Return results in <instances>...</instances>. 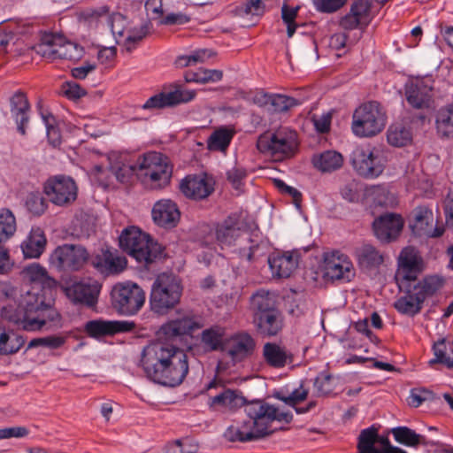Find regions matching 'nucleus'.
I'll list each match as a JSON object with an SVG mask.
<instances>
[{"label": "nucleus", "instance_id": "obj_1", "mask_svg": "<svg viewBox=\"0 0 453 453\" xmlns=\"http://www.w3.org/2000/svg\"><path fill=\"white\" fill-rule=\"evenodd\" d=\"M141 363L147 377L165 387H176L188 372L187 353L173 344L157 342L146 346Z\"/></svg>", "mask_w": 453, "mask_h": 453}, {"label": "nucleus", "instance_id": "obj_2", "mask_svg": "<svg viewBox=\"0 0 453 453\" xmlns=\"http://www.w3.org/2000/svg\"><path fill=\"white\" fill-rule=\"evenodd\" d=\"M244 411L252 420L253 428L250 431L231 426L225 433V436L231 441H251L257 440L273 432L271 424L273 421H284L288 424L293 419L290 411H280L277 407L263 401H254L245 405Z\"/></svg>", "mask_w": 453, "mask_h": 453}, {"label": "nucleus", "instance_id": "obj_3", "mask_svg": "<svg viewBox=\"0 0 453 453\" xmlns=\"http://www.w3.org/2000/svg\"><path fill=\"white\" fill-rule=\"evenodd\" d=\"M214 242L221 249L237 246L240 256L250 262L260 255L258 251L263 245L257 235L253 238L249 231L241 228L239 217L234 214L218 223L210 240H205L206 245Z\"/></svg>", "mask_w": 453, "mask_h": 453}, {"label": "nucleus", "instance_id": "obj_4", "mask_svg": "<svg viewBox=\"0 0 453 453\" xmlns=\"http://www.w3.org/2000/svg\"><path fill=\"white\" fill-rule=\"evenodd\" d=\"M35 295L24 296L18 307L6 305L1 310L3 319L20 325L26 331H37L48 323H55L59 319L48 318L46 309L41 307L35 299Z\"/></svg>", "mask_w": 453, "mask_h": 453}, {"label": "nucleus", "instance_id": "obj_5", "mask_svg": "<svg viewBox=\"0 0 453 453\" xmlns=\"http://www.w3.org/2000/svg\"><path fill=\"white\" fill-rule=\"evenodd\" d=\"M119 245L138 263L148 265L163 256V247L138 227L131 226L123 230Z\"/></svg>", "mask_w": 453, "mask_h": 453}, {"label": "nucleus", "instance_id": "obj_6", "mask_svg": "<svg viewBox=\"0 0 453 453\" xmlns=\"http://www.w3.org/2000/svg\"><path fill=\"white\" fill-rule=\"evenodd\" d=\"M182 291L183 287L179 277L173 273L159 274L151 287V310L161 315L167 313L180 303Z\"/></svg>", "mask_w": 453, "mask_h": 453}, {"label": "nucleus", "instance_id": "obj_7", "mask_svg": "<svg viewBox=\"0 0 453 453\" xmlns=\"http://www.w3.org/2000/svg\"><path fill=\"white\" fill-rule=\"evenodd\" d=\"M387 124V113L376 101L360 104L353 112L351 130L361 138L373 137L380 134Z\"/></svg>", "mask_w": 453, "mask_h": 453}, {"label": "nucleus", "instance_id": "obj_8", "mask_svg": "<svg viewBox=\"0 0 453 453\" xmlns=\"http://www.w3.org/2000/svg\"><path fill=\"white\" fill-rule=\"evenodd\" d=\"M24 273L31 282V288L25 296L35 294L36 303L46 309L48 318L59 319L58 312L52 307L55 281L48 275L46 269L39 264H32L25 268Z\"/></svg>", "mask_w": 453, "mask_h": 453}, {"label": "nucleus", "instance_id": "obj_9", "mask_svg": "<svg viewBox=\"0 0 453 453\" xmlns=\"http://www.w3.org/2000/svg\"><path fill=\"white\" fill-rule=\"evenodd\" d=\"M136 176L150 188L166 186L172 176V167L166 157L158 152H149L137 159Z\"/></svg>", "mask_w": 453, "mask_h": 453}, {"label": "nucleus", "instance_id": "obj_10", "mask_svg": "<svg viewBox=\"0 0 453 453\" xmlns=\"http://www.w3.org/2000/svg\"><path fill=\"white\" fill-rule=\"evenodd\" d=\"M297 145V134L288 127H281L273 132L267 131L257 142V150L275 160L293 156Z\"/></svg>", "mask_w": 453, "mask_h": 453}, {"label": "nucleus", "instance_id": "obj_11", "mask_svg": "<svg viewBox=\"0 0 453 453\" xmlns=\"http://www.w3.org/2000/svg\"><path fill=\"white\" fill-rule=\"evenodd\" d=\"M113 308L121 315L133 316L144 305L146 294L136 283L126 281L113 286L111 292Z\"/></svg>", "mask_w": 453, "mask_h": 453}, {"label": "nucleus", "instance_id": "obj_12", "mask_svg": "<svg viewBox=\"0 0 453 453\" xmlns=\"http://www.w3.org/2000/svg\"><path fill=\"white\" fill-rule=\"evenodd\" d=\"M387 157L381 147L360 146L354 149L351 163L357 173L367 179L380 176L386 166Z\"/></svg>", "mask_w": 453, "mask_h": 453}, {"label": "nucleus", "instance_id": "obj_13", "mask_svg": "<svg viewBox=\"0 0 453 453\" xmlns=\"http://www.w3.org/2000/svg\"><path fill=\"white\" fill-rule=\"evenodd\" d=\"M37 52L51 60L62 58L77 61L83 57L84 50L77 43L65 41L61 35L47 34L42 37Z\"/></svg>", "mask_w": 453, "mask_h": 453}, {"label": "nucleus", "instance_id": "obj_14", "mask_svg": "<svg viewBox=\"0 0 453 453\" xmlns=\"http://www.w3.org/2000/svg\"><path fill=\"white\" fill-rule=\"evenodd\" d=\"M88 253L81 245L64 244L57 247L49 261L58 271H78L88 262Z\"/></svg>", "mask_w": 453, "mask_h": 453}, {"label": "nucleus", "instance_id": "obj_15", "mask_svg": "<svg viewBox=\"0 0 453 453\" xmlns=\"http://www.w3.org/2000/svg\"><path fill=\"white\" fill-rule=\"evenodd\" d=\"M325 275L333 280L350 281L355 277V268L349 257L339 250H331L323 255Z\"/></svg>", "mask_w": 453, "mask_h": 453}, {"label": "nucleus", "instance_id": "obj_16", "mask_svg": "<svg viewBox=\"0 0 453 453\" xmlns=\"http://www.w3.org/2000/svg\"><path fill=\"white\" fill-rule=\"evenodd\" d=\"M421 272V258L412 247L404 248L398 258V267L395 280L398 287H406V284L416 282Z\"/></svg>", "mask_w": 453, "mask_h": 453}, {"label": "nucleus", "instance_id": "obj_17", "mask_svg": "<svg viewBox=\"0 0 453 453\" xmlns=\"http://www.w3.org/2000/svg\"><path fill=\"white\" fill-rule=\"evenodd\" d=\"M44 192L53 203L65 205L76 199L77 186L72 178L58 176L46 182Z\"/></svg>", "mask_w": 453, "mask_h": 453}, {"label": "nucleus", "instance_id": "obj_18", "mask_svg": "<svg viewBox=\"0 0 453 453\" xmlns=\"http://www.w3.org/2000/svg\"><path fill=\"white\" fill-rule=\"evenodd\" d=\"M358 453H406L390 444L388 437L380 436L374 426L361 431L357 443Z\"/></svg>", "mask_w": 453, "mask_h": 453}, {"label": "nucleus", "instance_id": "obj_19", "mask_svg": "<svg viewBox=\"0 0 453 453\" xmlns=\"http://www.w3.org/2000/svg\"><path fill=\"white\" fill-rule=\"evenodd\" d=\"M100 288L98 281L87 280L66 287L65 293L73 303L92 307L97 303Z\"/></svg>", "mask_w": 453, "mask_h": 453}, {"label": "nucleus", "instance_id": "obj_20", "mask_svg": "<svg viewBox=\"0 0 453 453\" xmlns=\"http://www.w3.org/2000/svg\"><path fill=\"white\" fill-rule=\"evenodd\" d=\"M434 221L432 210L426 205H420L412 211L411 227L419 236L439 237L442 235L444 227L434 226Z\"/></svg>", "mask_w": 453, "mask_h": 453}, {"label": "nucleus", "instance_id": "obj_21", "mask_svg": "<svg viewBox=\"0 0 453 453\" xmlns=\"http://www.w3.org/2000/svg\"><path fill=\"white\" fill-rule=\"evenodd\" d=\"M196 96L195 90L182 89L180 86H175L174 89L162 92L150 97L142 105L143 109L154 110L186 104Z\"/></svg>", "mask_w": 453, "mask_h": 453}, {"label": "nucleus", "instance_id": "obj_22", "mask_svg": "<svg viewBox=\"0 0 453 453\" xmlns=\"http://www.w3.org/2000/svg\"><path fill=\"white\" fill-rule=\"evenodd\" d=\"M430 80L414 79L405 86V96L410 105L416 109L429 108L432 102Z\"/></svg>", "mask_w": 453, "mask_h": 453}, {"label": "nucleus", "instance_id": "obj_23", "mask_svg": "<svg viewBox=\"0 0 453 453\" xmlns=\"http://www.w3.org/2000/svg\"><path fill=\"white\" fill-rule=\"evenodd\" d=\"M254 339L247 333H241L231 336L224 342L222 350L225 351L234 362H241L250 357L255 349Z\"/></svg>", "mask_w": 453, "mask_h": 453}, {"label": "nucleus", "instance_id": "obj_24", "mask_svg": "<svg viewBox=\"0 0 453 453\" xmlns=\"http://www.w3.org/2000/svg\"><path fill=\"white\" fill-rule=\"evenodd\" d=\"M372 226L375 236L380 242H389L399 235L403 222L399 215L387 213L376 219Z\"/></svg>", "mask_w": 453, "mask_h": 453}, {"label": "nucleus", "instance_id": "obj_25", "mask_svg": "<svg viewBox=\"0 0 453 453\" xmlns=\"http://www.w3.org/2000/svg\"><path fill=\"white\" fill-rule=\"evenodd\" d=\"M299 257L295 252H273L268 257V265L275 278H288L298 266Z\"/></svg>", "mask_w": 453, "mask_h": 453}, {"label": "nucleus", "instance_id": "obj_26", "mask_svg": "<svg viewBox=\"0 0 453 453\" xmlns=\"http://www.w3.org/2000/svg\"><path fill=\"white\" fill-rule=\"evenodd\" d=\"M200 328V325L188 312L177 311V316L160 327V333L167 339L189 334Z\"/></svg>", "mask_w": 453, "mask_h": 453}, {"label": "nucleus", "instance_id": "obj_27", "mask_svg": "<svg viewBox=\"0 0 453 453\" xmlns=\"http://www.w3.org/2000/svg\"><path fill=\"white\" fill-rule=\"evenodd\" d=\"M180 191L188 198L201 200L206 198L214 190L213 182L206 175H189L180 184Z\"/></svg>", "mask_w": 453, "mask_h": 453}, {"label": "nucleus", "instance_id": "obj_28", "mask_svg": "<svg viewBox=\"0 0 453 453\" xmlns=\"http://www.w3.org/2000/svg\"><path fill=\"white\" fill-rule=\"evenodd\" d=\"M370 3L368 0H357L352 4L349 12L340 20V27L344 30H353L358 27L367 26L370 22Z\"/></svg>", "mask_w": 453, "mask_h": 453}, {"label": "nucleus", "instance_id": "obj_29", "mask_svg": "<svg viewBox=\"0 0 453 453\" xmlns=\"http://www.w3.org/2000/svg\"><path fill=\"white\" fill-rule=\"evenodd\" d=\"M262 358L266 365L274 369H281L293 362L292 353L286 347L275 342L263 345Z\"/></svg>", "mask_w": 453, "mask_h": 453}, {"label": "nucleus", "instance_id": "obj_30", "mask_svg": "<svg viewBox=\"0 0 453 453\" xmlns=\"http://www.w3.org/2000/svg\"><path fill=\"white\" fill-rule=\"evenodd\" d=\"M217 388H221V391L213 396H210L209 404L211 407L219 406L229 410H234L243 405L244 399L241 395H239L234 390L226 389L224 386L217 380L211 381L208 384L206 389L211 391Z\"/></svg>", "mask_w": 453, "mask_h": 453}, {"label": "nucleus", "instance_id": "obj_31", "mask_svg": "<svg viewBox=\"0 0 453 453\" xmlns=\"http://www.w3.org/2000/svg\"><path fill=\"white\" fill-rule=\"evenodd\" d=\"M152 218L160 226L173 227L180 219V211L175 203L170 199L157 201L152 208Z\"/></svg>", "mask_w": 453, "mask_h": 453}, {"label": "nucleus", "instance_id": "obj_32", "mask_svg": "<svg viewBox=\"0 0 453 453\" xmlns=\"http://www.w3.org/2000/svg\"><path fill=\"white\" fill-rule=\"evenodd\" d=\"M399 288L405 294L399 297L394 304L397 311L411 317L419 313L424 303V296L414 290L412 284H406V287H399Z\"/></svg>", "mask_w": 453, "mask_h": 453}, {"label": "nucleus", "instance_id": "obj_33", "mask_svg": "<svg viewBox=\"0 0 453 453\" xmlns=\"http://www.w3.org/2000/svg\"><path fill=\"white\" fill-rule=\"evenodd\" d=\"M253 322L258 333L267 337L276 336L284 326V319L279 309L254 317Z\"/></svg>", "mask_w": 453, "mask_h": 453}, {"label": "nucleus", "instance_id": "obj_34", "mask_svg": "<svg viewBox=\"0 0 453 453\" xmlns=\"http://www.w3.org/2000/svg\"><path fill=\"white\" fill-rule=\"evenodd\" d=\"M132 323L119 321L90 320L86 323L85 330L92 337L112 335L119 332L129 331L133 327Z\"/></svg>", "mask_w": 453, "mask_h": 453}, {"label": "nucleus", "instance_id": "obj_35", "mask_svg": "<svg viewBox=\"0 0 453 453\" xmlns=\"http://www.w3.org/2000/svg\"><path fill=\"white\" fill-rule=\"evenodd\" d=\"M354 256L358 266L362 270H372L383 264V254L374 246L369 243H363L357 247Z\"/></svg>", "mask_w": 453, "mask_h": 453}, {"label": "nucleus", "instance_id": "obj_36", "mask_svg": "<svg viewBox=\"0 0 453 453\" xmlns=\"http://www.w3.org/2000/svg\"><path fill=\"white\" fill-rule=\"evenodd\" d=\"M47 243L43 231L39 228H32L28 236L21 244L24 257L27 258H37L45 250Z\"/></svg>", "mask_w": 453, "mask_h": 453}, {"label": "nucleus", "instance_id": "obj_37", "mask_svg": "<svg viewBox=\"0 0 453 453\" xmlns=\"http://www.w3.org/2000/svg\"><path fill=\"white\" fill-rule=\"evenodd\" d=\"M250 310L253 313V318L278 309L276 296L273 293L265 289H259L256 291L250 296Z\"/></svg>", "mask_w": 453, "mask_h": 453}, {"label": "nucleus", "instance_id": "obj_38", "mask_svg": "<svg viewBox=\"0 0 453 453\" xmlns=\"http://www.w3.org/2000/svg\"><path fill=\"white\" fill-rule=\"evenodd\" d=\"M28 110L29 104L26 96L21 92H16L11 98V112L21 134H26L25 126L28 122Z\"/></svg>", "mask_w": 453, "mask_h": 453}, {"label": "nucleus", "instance_id": "obj_39", "mask_svg": "<svg viewBox=\"0 0 453 453\" xmlns=\"http://www.w3.org/2000/svg\"><path fill=\"white\" fill-rule=\"evenodd\" d=\"M234 134L235 129L233 127L223 126L215 129L208 138V150L211 151L225 152Z\"/></svg>", "mask_w": 453, "mask_h": 453}, {"label": "nucleus", "instance_id": "obj_40", "mask_svg": "<svg viewBox=\"0 0 453 453\" xmlns=\"http://www.w3.org/2000/svg\"><path fill=\"white\" fill-rule=\"evenodd\" d=\"M254 102L261 106L270 104L273 110L277 112L287 111L291 107L298 104V101L294 97H290L280 94L257 95L254 98Z\"/></svg>", "mask_w": 453, "mask_h": 453}, {"label": "nucleus", "instance_id": "obj_41", "mask_svg": "<svg viewBox=\"0 0 453 453\" xmlns=\"http://www.w3.org/2000/svg\"><path fill=\"white\" fill-rule=\"evenodd\" d=\"M343 157L335 150H326L312 157L314 166L322 173H332L343 165Z\"/></svg>", "mask_w": 453, "mask_h": 453}, {"label": "nucleus", "instance_id": "obj_42", "mask_svg": "<svg viewBox=\"0 0 453 453\" xmlns=\"http://www.w3.org/2000/svg\"><path fill=\"white\" fill-rule=\"evenodd\" d=\"M96 265L100 268L102 272L119 273L126 268L127 259L125 257L119 255L117 251L113 252L107 250L97 258Z\"/></svg>", "mask_w": 453, "mask_h": 453}, {"label": "nucleus", "instance_id": "obj_43", "mask_svg": "<svg viewBox=\"0 0 453 453\" xmlns=\"http://www.w3.org/2000/svg\"><path fill=\"white\" fill-rule=\"evenodd\" d=\"M110 160V171L119 182L127 183L134 175H136L137 162L127 163L122 156H114Z\"/></svg>", "mask_w": 453, "mask_h": 453}, {"label": "nucleus", "instance_id": "obj_44", "mask_svg": "<svg viewBox=\"0 0 453 453\" xmlns=\"http://www.w3.org/2000/svg\"><path fill=\"white\" fill-rule=\"evenodd\" d=\"M387 140L394 147H404L411 143L412 133L409 127L401 124H393L387 131Z\"/></svg>", "mask_w": 453, "mask_h": 453}, {"label": "nucleus", "instance_id": "obj_45", "mask_svg": "<svg viewBox=\"0 0 453 453\" xmlns=\"http://www.w3.org/2000/svg\"><path fill=\"white\" fill-rule=\"evenodd\" d=\"M434 358L430 364L440 363L453 369V342L441 340L434 345Z\"/></svg>", "mask_w": 453, "mask_h": 453}, {"label": "nucleus", "instance_id": "obj_46", "mask_svg": "<svg viewBox=\"0 0 453 453\" xmlns=\"http://www.w3.org/2000/svg\"><path fill=\"white\" fill-rule=\"evenodd\" d=\"M25 338L22 335L12 334L11 336L4 330L0 328V354L11 355L17 353L25 344Z\"/></svg>", "mask_w": 453, "mask_h": 453}, {"label": "nucleus", "instance_id": "obj_47", "mask_svg": "<svg viewBox=\"0 0 453 453\" xmlns=\"http://www.w3.org/2000/svg\"><path fill=\"white\" fill-rule=\"evenodd\" d=\"M395 440L406 446L416 447L425 444V438L407 426H398L392 429Z\"/></svg>", "mask_w": 453, "mask_h": 453}, {"label": "nucleus", "instance_id": "obj_48", "mask_svg": "<svg viewBox=\"0 0 453 453\" xmlns=\"http://www.w3.org/2000/svg\"><path fill=\"white\" fill-rule=\"evenodd\" d=\"M443 285V280L438 276H428L420 281L412 283V288L418 294L424 296V301L436 293Z\"/></svg>", "mask_w": 453, "mask_h": 453}, {"label": "nucleus", "instance_id": "obj_49", "mask_svg": "<svg viewBox=\"0 0 453 453\" xmlns=\"http://www.w3.org/2000/svg\"><path fill=\"white\" fill-rule=\"evenodd\" d=\"M225 329L220 326H212L203 331L202 342L210 349L217 350L223 348Z\"/></svg>", "mask_w": 453, "mask_h": 453}, {"label": "nucleus", "instance_id": "obj_50", "mask_svg": "<svg viewBox=\"0 0 453 453\" xmlns=\"http://www.w3.org/2000/svg\"><path fill=\"white\" fill-rule=\"evenodd\" d=\"M223 73L216 69H200L196 72L188 71L185 73L187 82L207 83L216 82L222 79Z\"/></svg>", "mask_w": 453, "mask_h": 453}, {"label": "nucleus", "instance_id": "obj_51", "mask_svg": "<svg viewBox=\"0 0 453 453\" xmlns=\"http://www.w3.org/2000/svg\"><path fill=\"white\" fill-rule=\"evenodd\" d=\"M16 219L9 209L0 210V243L10 239L16 232Z\"/></svg>", "mask_w": 453, "mask_h": 453}, {"label": "nucleus", "instance_id": "obj_52", "mask_svg": "<svg viewBox=\"0 0 453 453\" xmlns=\"http://www.w3.org/2000/svg\"><path fill=\"white\" fill-rule=\"evenodd\" d=\"M42 119L47 129V136L50 143L54 146H59L62 142L59 128L56 125L55 117L50 113L41 112Z\"/></svg>", "mask_w": 453, "mask_h": 453}, {"label": "nucleus", "instance_id": "obj_53", "mask_svg": "<svg viewBox=\"0 0 453 453\" xmlns=\"http://www.w3.org/2000/svg\"><path fill=\"white\" fill-rule=\"evenodd\" d=\"M309 394V390L304 388L303 384L298 388H296L289 395H283L281 392H276L273 396L285 403L290 407H296L298 403L303 402Z\"/></svg>", "mask_w": 453, "mask_h": 453}, {"label": "nucleus", "instance_id": "obj_54", "mask_svg": "<svg viewBox=\"0 0 453 453\" xmlns=\"http://www.w3.org/2000/svg\"><path fill=\"white\" fill-rule=\"evenodd\" d=\"M65 342V339L63 336L50 335L47 337L35 338L32 339L27 346V349H33L36 347H46L51 349L60 348Z\"/></svg>", "mask_w": 453, "mask_h": 453}, {"label": "nucleus", "instance_id": "obj_55", "mask_svg": "<svg viewBox=\"0 0 453 453\" xmlns=\"http://www.w3.org/2000/svg\"><path fill=\"white\" fill-rule=\"evenodd\" d=\"M313 388L318 396H325L334 390L333 378L329 374H319L313 383Z\"/></svg>", "mask_w": 453, "mask_h": 453}, {"label": "nucleus", "instance_id": "obj_56", "mask_svg": "<svg viewBox=\"0 0 453 453\" xmlns=\"http://www.w3.org/2000/svg\"><path fill=\"white\" fill-rule=\"evenodd\" d=\"M247 177V172L244 168L240 166H234L226 172V179L232 187L242 191L243 181Z\"/></svg>", "mask_w": 453, "mask_h": 453}, {"label": "nucleus", "instance_id": "obj_57", "mask_svg": "<svg viewBox=\"0 0 453 453\" xmlns=\"http://www.w3.org/2000/svg\"><path fill=\"white\" fill-rule=\"evenodd\" d=\"M26 206L35 215H41L46 210V203L40 193H30L27 197Z\"/></svg>", "mask_w": 453, "mask_h": 453}, {"label": "nucleus", "instance_id": "obj_58", "mask_svg": "<svg viewBox=\"0 0 453 453\" xmlns=\"http://www.w3.org/2000/svg\"><path fill=\"white\" fill-rule=\"evenodd\" d=\"M433 398L434 394L432 391L419 388L411 389L408 401L411 406L417 408L424 402L430 401Z\"/></svg>", "mask_w": 453, "mask_h": 453}, {"label": "nucleus", "instance_id": "obj_59", "mask_svg": "<svg viewBox=\"0 0 453 453\" xmlns=\"http://www.w3.org/2000/svg\"><path fill=\"white\" fill-rule=\"evenodd\" d=\"M437 127H453V102L441 108L436 116Z\"/></svg>", "mask_w": 453, "mask_h": 453}, {"label": "nucleus", "instance_id": "obj_60", "mask_svg": "<svg viewBox=\"0 0 453 453\" xmlns=\"http://www.w3.org/2000/svg\"><path fill=\"white\" fill-rule=\"evenodd\" d=\"M317 11L325 13H333L340 10L347 0H312Z\"/></svg>", "mask_w": 453, "mask_h": 453}, {"label": "nucleus", "instance_id": "obj_61", "mask_svg": "<svg viewBox=\"0 0 453 453\" xmlns=\"http://www.w3.org/2000/svg\"><path fill=\"white\" fill-rule=\"evenodd\" d=\"M29 434L25 426H12L0 429V440L9 438H23Z\"/></svg>", "mask_w": 453, "mask_h": 453}, {"label": "nucleus", "instance_id": "obj_62", "mask_svg": "<svg viewBox=\"0 0 453 453\" xmlns=\"http://www.w3.org/2000/svg\"><path fill=\"white\" fill-rule=\"evenodd\" d=\"M274 184L276 188L282 193L288 194L294 199V203L297 207H300L302 194L295 188L288 186L281 180H274Z\"/></svg>", "mask_w": 453, "mask_h": 453}, {"label": "nucleus", "instance_id": "obj_63", "mask_svg": "<svg viewBox=\"0 0 453 453\" xmlns=\"http://www.w3.org/2000/svg\"><path fill=\"white\" fill-rule=\"evenodd\" d=\"M443 212L448 227H453V190H449L443 200Z\"/></svg>", "mask_w": 453, "mask_h": 453}, {"label": "nucleus", "instance_id": "obj_64", "mask_svg": "<svg viewBox=\"0 0 453 453\" xmlns=\"http://www.w3.org/2000/svg\"><path fill=\"white\" fill-rule=\"evenodd\" d=\"M190 18L185 13H169L161 21L162 25H183L189 22Z\"/></svg>", "mask_w": 453, "mask_h": 453}]
</instances>
